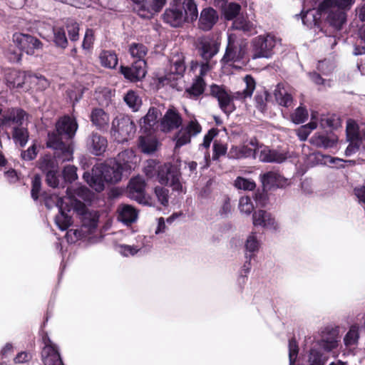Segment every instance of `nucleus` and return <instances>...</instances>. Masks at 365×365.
Listing matches in <instances>:
<instances>
[{
	"instance_id": "c9c22d12",
	"label": "nucleus",
	"mask_w": 365,
	"mask_h": 365,
	"mask_svg": "<svg viewBox=\"0 0 365 365\" xmlns=\"http://www.w3.org/2000/svg\"><path fill=\"white\" fill-rule=\"evenodd\" d=\"M138 5V8L135 9L136 14L143 19H151L156 14V13L152 9L150 4L148 1H145L141 4H135Z\"/></svg>"
},
{
	"instance_id": "ea45409f",
	"label": "nucleus",
	"mask_w": 365,
	"mask_h": 365,
	"mask_svg": "<svg viewBox=\"0 0 365 365\" xmlns=\"http://www.w3.org/2000/svg\"><path fill=\"white\" fill-rule=\"evenodd\" d=\"M234 186L237 190L252 191L255 189L256 183L252 179L238 176L234 181Z\"/></svg>"
},
{
	"instance_id": "bf43d9fd",
	"label": "nucleus",
	"mask_w": 365,
	"mask_h": 365,
	"mask_svg": "<svg viewBox=\"0 0 365 365\" xmlns=\"http://www.w3.org/2000/svg\"><path fill=\"white\" fill-rule=\"evenodd\" d=\"M41 188V178L38 175H36L32 180L31 190V195L34 200L36 201L38 199Z\"/></svg>"
},
{
	"instance_id": "3c124183",
	"label": "nucleus",
	"mask_w": 365,
	"mask_h": 365,
	"mask_svg": "<svg viewBox=\"0 0 365 365\" xmlns=\"http://www.w3.org/2000/svg\"><path fill=\"white\" fill-rule=\"evenodd\" d=\"M160 164L155 162V160H150L148 162L147 165L144 168V173L148 178H153L156 177L158 178V166Z\"/></svg>"
},
{
	"instance_id": "e2e57ef3",
	"label": "nucleus",
	"mask_w": 365,
	"mask_h": 365,
	"mask_svg": "<svg viewBox=\"0 0 365 365\" xmlns=\"http://www.w3.org/2000/svg\"><path fill=\"white\" fill-rule=\"evenodd\" d=\"M242 48L240 49L239 53L237 54V52L232 48L227 47L225 51V53L223 56V60L225 62L229 61H237L242 58V56L241 55Z\"/></svg>"
},
{
	"instance_id": "4d7b16f0",
	"label": "nucleus",
	"mask_w": 365,
	"mask_h": 365,
	"mask_svg": "<svg viewBox=\"0 0 365 365\" xmlns=\"http://www.w3.org/2000/svg\"><path fill=\"white\" fill-rule=\"evenodd\" d=\"M308 118V111L304 107H298L292 115L293 122L297 124L305 122Z\"/></svg>"
},
{
	"instance_id": "a211bd4d",
	"label": "nucleus",
	"mask_w": 365,
	"mask_h": 365,
	"mask_svg": "<svg viewBox=\"0 0 365 365\" xmlns=\"http://www.w3.org/2000/svg\"><path fill=\"white\" fill-rule=\"evenodd\" d=\"M356 0H323L318 6L317 13L322 15L327 13L331 7L344 10L345 11L351 9Z\"/></svg>"
},
{
	"instance_id": "f704fd0d",
	"label": "nucleus",
	"mask_w": 365,
	"mask_h": 365,
	"mask_svg": "<svg viewBox=\"0 0 365 365\" xmlns=\"http://www.w3.org/2000/svg\"><path fill=\"white\" fill-rule=\"evenodd\" d=\"M148 51L147 46L140 43H132L129 46V53L136 61H145Z\"/></svg>"
},
{
	"instance_id": "5fc2aeb1",
	"label": "nucleus",
	"mask_w": 365,
	"mask_h": 365,
	"mask_svg": "<svg viewBox=\"0 0 365 365\" xmlns=\"http://www.w3.org/2000/svg\"><path fill=\"white\" fill-rule=\"evenodd\" d=\"M76 171L77 168L74 165L65 166L62 172L64 180L71 183L75 181L78 178Z\"/></svg>"
},
{
	"instance_id": "a878e982",
	"label": "nucleus",
	"mask_w": 365,
	"mask_h": 365,
	"mask_svg": "<svg viewBox=\"0 0 365 365\" xmlns=\"http://www.w3.org/2000/svg\"><path fill=\"white\" fill-rule=\"evenodd\" d=\"M244 80L246 83V88L242 91H237L231 95L232 102L234 100L244 101L252 96L256 86L254 78L250 75H247Z\"/></svg>"
},
{
	"instance_id": "f8f14e48",
	"label": "nucleus",
	"mask_w": 365,
	"mask_h": 365,
	"mask_svg": "<svg viewBox=\"0 0 365 365\" xmlns=\"http://www.w3.org/2000/svg\"><path fill=\"white\" fill-rule=\"evenodd\" d=\"M145 189V181L139 177L133 178L128 183L126 195L129 198L135 200L139 204H146Z\"/></svg>"
},
{
	"instance_id": "473e14b6",
	"label": "nucleus",
	"mask_w": 365,
	"mask_h": 365,
	"mask_svg": "<svg viewBox=\"0 0 365 365\" xmlns=\"http://www.w3.org/2000/svg\"><path fill=\"white\" fill-rule=\"evenodd\" d=\"M53 42L56 47L65 49L68 44L66 31L63 27H53Z\"/></svg>"
},
{
	"instance_id": "8fccbe9b",
	"label": "nucleus",
	"mask_w": 365,
	"mask_h": 365,
	"mask_svg": "<svg viewBox=\"0 0 365 365\" xmlns=\"http://www.w3.org/2000/svg\"><path fill=\"white\" fill-rule=\"evenodd\" d=\"M309 365H324L325 360L322 353L315 349H312L309 354Z\"/></svg>"
},
{
	"instance_id": "423d86ee",
	"label": "nucleus",
	"mask_w": 365,
	"mask_h": 365,
	"mask_svg": "<svg viewBox=\"0 0 365 365\" xmlns=\"http://www.w3.org/2000/svg\"><path fill=\"white\" fill-rule=\"evenodd\" d=\"M13 41L21 52L34 55L36 51L43 48V43L36 37L23 33H15Z\"/></svg>"
},
{
	"instance_id": "6e6d98bb",
	"label": "nucleus",
	"mask_w": 365,
	"mask_h": 365,
	"mask_svg": "<svg viewBox=\"0 0 365 365\" xmlns=\"http://www.w3.org/2000/svg\"><path fill=\"white\" fill-rule=\"evenodd\" d=\"M155 194L161 205L163 206L168 205L169 200V190L167 188L157 186L155 188Z\"/></svg>"
},
{
	"instance_id": "338daca9",
	"label": "nucleus",
	"mask_w": 365,
	"mask_h": 365,
	"mask_svg": "<svg viewBox=\"0 0 365 365\" xmlns=\"http://www.w3.org/2000/svg\"><path fill=\"white\" fill-rule=\"evenodd\" d=\"M32 358L33 354L31 351H21L14 357V363L15 364L28 363Z\"/></svg>"
},
{
	"instance_id": "de8ad7c7",
	"label": "nucleus",
	"mask_w": 365,
	"mask_h": 365,
	"mask_svg": "<svg viewBox=\"0 0 365 365\" xmlns=\"http://www.w3.org/2000/svg\"><path fill=\"white\" fill-rule=\"evenodd\" d=\"M269 93L267 91L262 93H257L255 97V102L256 108L261 112H264L267 110V101Z\"/></svg>"
},
{
	"instance_id": "680f3d73",
	"label": "nucleus",
	"mask_w": 365,
	"mask_h": 365,
	"mask_svg": "<svg viewBox=\"0 0 365 365\" xmlns=\"http://www.w3.org/2000/svg\"><path fill=\"white\" fill-rule=\"evenodd\" d=\"M268 212L263 210L255 211L252 215L253 225L255 226H263L267 217Z\"/></svg>"
},
{
	"instance_id": "f257e3e1",
	"label": "nucleus",
	"mask_w": 365,
	"mask_h": 365,
	"mask_svg": "<svg viewBox=\"0 0 365 365\" xmlns=\"http://www.w3.org/2000/svg\"><path fill=\"white\" fill-rule=\"evenodd\" d=\"M78 128L76 118L64 115L57 120L55 130L48 133L46 147L54 150V156L58 160L66 162L73 160V140Z\"/></svg>"
},
{
	"instance_id": "f3484780",
	"label": "nucleus",
	"mask_w": 365,
	"mask_h": 365,
	"mask_svg": "<svg viewBox=\"0 0 365 365\" xmlns=\"http://www.w3.org/2000/svg\"><path fill=\"white\" fill-rule=\"evenodd\" d=\"M182 119L178 110L169 108L160 121L163 131H170L178 128L182 125Z\"/></svg>"
},
{
	"instance_id": "6ab92c4d",
	"label": "nucleus",
	"mask_w": 365,
	"mask_h": 365,
	"mask_svg": "<svg viewBox=\"0 0 365 365\" xmlns=\"http://www.w3.org/2000/svg\"><path fill=\"white\" fill-rule=\"evenodd\" d=\"M83 178L89 186L96 192H100L104 190V183L106 182L103 178L101 170L98 165L93 168L91 173L85 172Z\"/></svg>"
},
{
	"instance_id": "aec40b11",
	"label": "nucleus",
	"mask_w": 365,
	"mask_h": 365,
	"mask_svg": "<svg viewBox=\"0 0 365 365\" xmlns=\"http://www.w3.org/2000/svg\"><path fill=\"white\" fill-rule=\"evenodd\" d=\"M327 14L326 21L333 28L340 30L346 20V11L336 7H331L327 13H324L320 17Z\"/></svg>"
},
{
	"instance_id": "09e8293b",
	"label": "nucleus",
	"mask_w": 365,
	"mask_h": 365,
	"mask_svg": "<svg viewBox=\"0 0 365 365\" xmlns=\"http://www.w3.org/2000/svg\"><path fill=\"white\" fill-rule=\"evenodd\" d=\"M298 353V343L295 338L292 337L289 340V359L290 365H294Z\"/></svg>"
},
{
	"instance_id": "e433bc0d",
	"label": "nucleus",
	"mask_w": 365,
	"mask_h": 365,
	"mask_svg": "<svg viewBox=\"0 0 365 365\" xmlns=\"http://www.w3.org/2000/svg\"><path fill=\"white\" fill-rule=\"evenodd\" d=\"M119 218L125 223H131L137 218L136 210L130 205H123L119 212Z\"/></svg>"
},
{
	"instance_id": "ddd939ff",
	"label": "nucleus",
	"mask_w": 365,
	"mask_h": 365,
	"mask_svg": "<svg viewBox=\"0 0 365 365\" xmlns=\"http://www.w3.org/2000/svg\"><path fill=\"white\" fill-rule=\"evenodd\" d=\"M219 45L205 38H198L196 50L203 61H211L212 58L218 53Z\"/></svg>"
},
{
	"instance_id": "4be33fe9",
	"label": "nucleus",
	"mask_w": 365,
	"mask_h": 365,
	"mask_svg": "<svg viewBox=\"0 0 365 365\" xmlns=\"http://www.w3.org/2000/svg\"><path fill=\"white\" fill-rule=\"evenodd\" d=\"M90 119L92 124L99 130H106L109 125V115L103 109L95 108L92 110Z\"/></svg>"
},
{
	"instance_id": "7ed1b4c3",
	"label": "nucleus",
	"mask_w": 365,
	"mask_h": 365,
	"mask_svg": "<svg viewBox=\"0 0 365 365\" xmlns=\"http://www.w3.org/2000/svg\"><path fill=\"white\" fill-rule=\"evenodd\" d=\"M135 130V125L130 117L120 114L112 121L110 133L115 141L122 143L133 136Z\"/></svg>"
},
{
	"instance_id": "4c0bfd02",
	"label": "nucleus",
	"mask_w": 365,
	"mask_h": 365,
	"mask_svg": "<svg viewBox=\"0 0 365 365\" xmlns=\"http://www.w3.org/2000/svg\"><path fill=\"white\" fill-rule=\"evenodd\" d=\"M124 101L125 103L133 110L137 111L140 105H141V99L137 94V93L133 90H130L125 95Z\"/></svg>"
},
{
	"instance_id": "c85d7f7f",
	"label": "nucleus",
	"mask_w": 365,
	"mask_h": 365,
	"mask_svg": "<svg viewBox=\"0 0 365 365\" xmlns=\"http://www.w3.org/2000/svg\"><path fill=\"white\" fill-rule=\"evenodd\" d=\"M61 162L55 158L52 157L50 154H46L41 157L38 160V168L41 170L43 173H48L58 169V163ZM61 163H63L61 161Z\"/></svg>"
},
{
	"instance_id": "a19ab883",
	"label": "nucleus",
	"mask_w": 365,
	"mask_h": 365,
	"mask_svg": "<svg viewBox=\"0 0 365 365\" xmlns=\"http://www.w3.org/2000/svg\"><path fill=\"white\" fill-rule=\"evenodd\" d=\"M66 29L71 41H77L79 38V24L73 19H68Z\"/></svg>"
},
{
	"instance_id": "c756f323",
	"label": "nucleus",
	"mask_w": 365,
	"mask_h": 365,
	"mask_svg": "<svg viewBox=\"0 0 365 365\" xmlns=\"http://www.w3.org/2000/svg\"><path fill=\"white\" fill-rule=\"evenodd\" d=\"M309 142L317 148H329L335 145L336 140L323 133H315L310 138Z\"/></svg>"
},
{
	"instance_id": "f03ea898",
	"label": "nucleus",
	"mask_w": 365,
	"mask_h": 365,
	"mask_svg": "<svg viewBox=\"0 0 365 365\" xmlns=\"http://www.w3.org/2000/svg\"><path fill=\"white\" fill-rule=\"evenodd\" d=\"M197 18V6L194 0H173L162 14L163 21L173 28L192 24Z\"/></svg>"
},
{
	"instance_id": "393cba45",
	"label": "nucleus",
	"mask_w": 365,
	"mask_h": 365,
	"mask_svg": "<svg viewBox=\"0 0 365 365\" xmlns=\"http://www.w3.org/2000/svg\"><path fill=\"white\" fill-rule=\"evenodd\" d=\"M255 157V149L247 145H232L227 153L229 159H242Z\"/></svg>"
},
{
	"instance_id": "864d4df0",
	"label": "nucleus",
	"mask_w": 365,
	"mask_h": 365,
	"mask_svg": "<svg viewBox=\"0 0 365 365\" xmlns=\"http://www.w3.org/2000/svg\"><path fill=\"white\" fill-rule=\"evenodd\" d=\"M239 209L240 212L250 215L254 210L251 199L247 196L240 197L239 202Z\"/></svg>"
},
{
	"instance_id": "cd10ccee",
	"label": "nucleus",
	"mask_w": 365,
	"mask_h": 365,
	"mask_svg": "<svg viewBox=\"0 0 365 365\" xmlns=\"http://www.w3.org/2000/svg\"><path fill=\"white\" fill-rule=\"evenodd\" d=\"M61 202L59 214L56 216L55 222L60 230H66L71 225L72 220L71 217L67 213V212H70V208L68 205L64 207L61 200Z\"/></svg>"
},
{
	"instance_id": "a18cd8bd",
	"label": "nucleus",
	"mask_w": 365,
	"mask_h": 365,
	"mask_svg": "<svg viewBox=\"0 0 365 365\" xmlns=\"http://www.w3.org/2000/svg\"><path fill=\"white\" fill-rule=\"evenodd\" d=\"M212 160H218L221 156L227 155V147L226 144L215 140L212 145Z\"/></svg>"
},
{
	"instance_id": "2f4dec72",
	"label": "nucleus",
	"mask_w": 365,
	"mask_h": 365,
	"mask_svg": "<svg viewBox=\"0 0 365 365\" xmlns=\"http://www.w3.org/2000/svg\"><path fill=\"white\" fill-rule=\"evenodd\" d=\"M101 66L106 68H114L118 64V56L115 51L103 50L99 56Z\"/></svg>"
},
{
	"instance_id": "0e129e2a",
	"label": "nucleus",
	"mask_w": 365,
	"mask_h": 365,
	"mask_svg": "<svg viewBox=\"0 0 365 365\" xmlns=\"http://www.w3.org/2000/svg\"><path fill=\"white\" fill-rule=\"evenodd\" d=\"M46 175V182L47 185L52 187H58L59 184V180L58 176V169L48 171L44 173Z\"/></svg>"
},
{
	"instance_id": "b1692460",
	"label": "nucleus",
	"mask_w": 365,
	"mask_h": 365,
	"mask_svg": "<svg viewBox=\"0 0 365 365\" xmlns=\"http://www.w3.org/2000/svg\"><path fill=\"white\" fill-rule=\"evenodd\" d=\"M26 76L24 71H21L16 69L9 70L6 73V81L7 86L10 88H22L25 83Z\"/></svg>"
},
{
	"instance_id": "9b49d317",
	"label": "nucleus",
	"mask_w": 365,
	"mask_h": 365,
	"mask_svg": "<svg viewBox=\"0 0 365 365\" xmlns=\"http://www.w3.org/2000/svg\"><path fill=\"white\" fill-rule=\"evenodd\" d=\"M146 64L145 61H135L130 66H120V72L127 80L137 82L145 76Z\"/></svg>"
},
{
	"instance_id": "1a4fd4ad",
	"label": "nucleus",
	"mask_w": 365,
	"mask_h": 365,
	"mask_svg": "<svg viewBox=\"0 0 365 365\" xmlns=\"http://www.w3.org/2000/svg\"><path fill=\"white\" fill-rule=\"evenodd\" d=\"M29 114L22 108L9 107L4 110L3 120L4 127L23 125L24 121L27 120Z\"/></svg>"
},
{
	"instance_id": "37998d69",
	"label": "nucleus",
	"mask_w": 365,
	"mask_h": 365,
	"mask_svg": "<svg viewBox=\"0 0 365 365\" xmlns=\"http://www.w3.org/2000/svg\"><path fill=\"white\" fill-rule=\"evenodd\" d=\"M218 129L213 128L208 130V132L205 135L203 138V142L200 145V147H203L207 150L205 153V158L207 159L210 158V153H209V148L210 146L211 142L212 141L213 138L217 135L218 134Z\"/></svg>"
},
{
	"instance_id": "412c9836",
	"label": "nucleus",
	"mask_w": 365,
	"mask_h": 365,
	"mask_svg": "<svg viewBox=\"0 0 365 365\" xmlns=\"http://www.w3.org/2000/svg\"><path fill=\"white\" fill-rule=\"evenodd\" d=\"M170 63V73L159 78V82L163 85L168 84L171 78L177 80L178 78L182 77L185 71V66L182 58H178L175 61L172 59Z\"/></svg>"
},
{
	"instance_id": "69168bd1",
	"label": "nucleus",
	"mask_w": 365,
	"mask_h": 365,
	"mask_svg": "<svg viewBox=\"0 0 365 365\" xmlns=\"http://www.w3.org/2000/svg\"><path fill=\"white\" fill-rule=\"evenodd\" d=\"M190 135L195 136L202 131V126L197 120H190L187 125L183 128Z\"/></svg>"
},
{
	"instance_id": "603ef678",
	"label": "nucleus",
	"mask_w": 365,
	"mask_h": 365,
	"mask_svg": "<svg viewBox=\"0 0 365 365\" xmlns=\"http://www.w3.org/2000/svg\"><path fill=\"white\" fill-rule=\"evenodd\" d=\"M38 153V150L37 145L34 143L26 150H21V158L23 160L31 161L37 157Z\"/></svg>"
},
{
	"instance_id": "5701e85b",
	"label": "nucleus",
	"mask_w": 365,
	"mask_h": 365,
	"mask_svg": "<svg viewBox=\"0 0 365 365\" xmlns=\"http://www.w3.org/2000/svg\"><path fill=\"white\" fill-rule=\"evenodd\" d=\"M287 158V153L280 152L277 150L270 149L267 146L263 147L260 150L259 159L265 163H281Z\"/></svg>"
},
{
	"instance_id": "4468645a",
	"label": "nucleus",
	"mask_w": 365,
	"mask_h": 365,
	"mask_svg": "<svg viewBox=\"0 0 365 365\" xmlns=\"http://www.w3.org/2000/svg\"><path fill=\"white\" fill-rule=\"evenodd\" d=\"M160 111L155 107H150L147 114L140 120V130L146 135H151L155 131Z\"/></svg>"
},
{
	"instance_id": "13d9d810",
	"label": "nucleus",
	"mask_w": 365,
	"mask_h": 365,
	"mask_svg": "<svg viewBox=\"0 0 365 365\" xmlns=\"http://www.w3.org/2000/svg\"><path fill=\"white\" fill-rule=\"evenodd\" d=\"M231 211L232 205L230 202V198L228 195H225L222 198L219 214L221 217H225L228 216Z\"/></svg>"
},
{
	"instance_id": "774afa93",
	"label": "nucleus",
	"mask_w": 365,
	"mask_h": 365,
	"mask_svg": "<svg viewBox=\"0 0 365 365\" xmlns=\"http://www.w3.org/2000/svg\"><path fill=\"white\" fill-rule=\"evenodd\" d=\"M353 193L359 203L365 205V183L361 185L356 186L353 189Z\"/></svg>"
},
{
	"instance_id": "39448f33",
	"label": "nucleus",
	"mask_w": 365,
	"mask_h": 365,
	"mask_svg": "<svg viewBox=\"0 0 365 365\" xmlns=\"http://www.w3.org/2000/svg\"><path fill=\"white\" fill-rule=\"evenodd\" d=\"M275 45V37L271 34L255 37L252 41V58H270L274 53Z\"/></svg>"
},
{
	"instance_id": "20e7f679",
	"label": "nucleus",
	"mask_w": 365,
	"mask_h": 365,
	"mask_svg": "<svg viewBox=\"0 0 365 365\" xmlns=\"http://www.w3.org/2000/svg\"><path fill=\"white\" fill-rule=\"evenodd\" d=\"M181 173L177 166L172 163H164L158 166V181L164 185H169L173 190L182 192V185L180 182Z\"/></svg>"
},
{
	"instance_id": "052dcab7",
	"label": "nucleus",
	"mask_w": 365,
	"mask_h": 365,
	"mask_svg": "<svg viewBox=\"0 0 365 365\" xmlns=\"http://www.w3.org/2000/svg\"><path fill=\"white\" fill-rule=\"evenodd\" d=\"M259 247V242L257 240L255 232H252V234L247 237V241L245 242V248L250 252H255L258 250Z\"/></svg>"
},
{
	"instance_id": "72a5a7b5",
	"label": "nucleus",
	"mask_w": 365,
	"mask_h": 365,
	"mask_svg": "<svg viewBox=\"0 0 365 365\" xmlns=\"http://www.w3.org/2000/svg\"><path fill=\"white\" fill-rule=\"evenodd\" d=\"M134 157L133 151L132 150L127 149L119 153L116 158L113 160L117 162V163L121 165L125 170L131 168L130 163L132 162V159Z\"/></svg>"
},
{
	"instance_id": "2eb2a0df",
	"label": "nucleus",
	"mask_w": 365,
	"mask_h": 365,
	"mask_svg": "<svg viewBox=\"0 0 365 365\" xmlns=\"http://www.w3.org/2000/svg\"><path fill=\"white\" fill-rule=\"evenodd\" d=\"M107 146L106 138L96 132H92L86 139V147L93 155H101L106 151Z\"/></svg>"
},
{
	"instance_id": "bb28decb",
	"label": "nucleus",
	"mask_w": 365,
	"mask_h": 365,
	"mask_svg": "<svg viewBox=\"0 0 365 365\" xmlns=\"http://www.w3.org/2000/svg\"><path fill=\"white\" fill-rule=\"evenodd\" d=\"M12 139L15 144L24 148L29 139V131L27 127L23 125L14 126L11 130Z\"/></svg>"
},
{
	"instance_id": "9d476101",
	"label": "nucleus",
	"mask_w": 365,
	"mask_h": 365,
	"mask_svg": "<svg viewBox=\"0 0 365 365\" xmlns=\"http://www.w3.org/2000/svg\"><path fill=\"white\" fill-rule=\"evenodd\" d=\"M98 166L101 170L103 178L108 183H116L120 181L123 171L125 170L121 165L113 160Z\"/></svg>"
},
{
	"instance_id": "6e6552de",
	"label": "nucleus",
	"mask_w": 365,
	"mask_h": 365,
	"mask_svg": "<svg viewBox=\"0 0 365 365\" xmlns=\"http://www.w3.org/2000/svg\"><path fill=\"white\" fill-rule=\"evenodd\" d=\"M210 96L217 98L219 107L225 113L229 115L235 110L236 106L232 101L231 94L223 86L211 85Z\"/></svg>"
},
{
	"instance_id": "0eeeda50",
	"label": "nucleus",
	"mask_w": 365,
	"mask_h": 365,
	"mask_svg": "<svg viewBox=\"0 0 365 365\" xmlns=\"http://www.w3.org/2000/svg\"><path fill=\"white\" fill-rule=\"evenodd\" d=\"M42 341L44 344L41 351V360L44 365H63L58 348L51 340L48 333L42 335Z\"/></svg>"
},
{
	"instance_id": "79ce46f5",
	"label": "nucleus",
	"mask_w": 365,
	"mask_h": 365,
	"mask_svg": "<svg viewBox=\"0 0 365 365\" xmlns=\"http://www.w3.org/2000/svg\"><path fill=\"white\" fill-rule=\"evenodd\" d=\"M260 178L264 190H270L275 188L277 173L273 171L267 172L261 175Z\"/></svg>"
},
{
	"instance_id": "7c9ffc66",
	"label": "nucleus",
	"mask_w": 365,
	"mask_h": 365,
	"mask_svg": "<svg viewBox=\"0 0 365 365\" xmlns=\"http://www.w3.org/2000/svg\"><path fill=\"white\" fill-rule=\"evenodd\" d=\"M206 83L202 76H197L192 86L186 88L185 93L188 94L190 98H197L201 96L205 89Z\"/></svg>"
},
{
	"instance_id": "c03bdc74",
	"label": "nucleus",
	"mask_w": 365,
	"mask_h": 365,
	"mask_svg": "<svg viewBox=\"0 0 365 365\" xmlns=\"http://www.w3.org/2000/svg\"><path fill=\"white\" fill-rule=\"evenodd\" d=\"M274 96L277 102L282 106L288 108L292 103L293 98L292 95L286 91H276Z\"/></svg>"
},
{
	"instance_id": "49530a36",
	"label": "nucleus",
	"mask_w": 365,
	"mask_h": 365,
	"mask_svg": "<svg viewBox=\"0 0 365 365\" xmlns=\"http://www.w3.org/2000/svg\"><path fill=\"white\" fill-rule=\"evenodd\" d=\"M192 136L184 128H181L175 135V147L180 148L190 143Z\"/></svg>"
},
{
	"instance_id": "dca6fc26",
	"label": "nucleus",
	"mask_w": 365,
	"mask_h": 365,
	"mask_svg": "<svg viewBox=\"0 0 365 365\" xmlns=\"http://www.w3.org/2000/svg\"><path fill=\"white\" fill-rule=\"evenodd\" d=\"M219 19L217 12L212 7L203 9L198 19V28L203 31H210Z\"/></svg>"
},
{
	"instance_id": "58836bf2",
	"label": "nucleus",
	"mask_w": 365,
	"mask_h": 365,
	"mask_svg": "<svg viewBox=\"0 0 365 365\" xmlns=\"http://www.w3.org/2000/svg\"><path fill=\"white\" fill-rule=\"evenodd\" d=\"M359 339V327L353 325L350 327L349 331L344 338V342L346 346L356 345Z\"/></svg>"
}]
</instances>
